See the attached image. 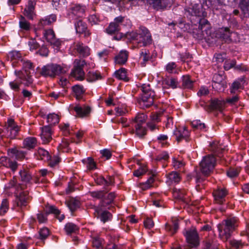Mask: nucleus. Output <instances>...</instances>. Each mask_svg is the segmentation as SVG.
Returning <instances> with one entry per match:
<instances>
[{"mask_svg":"<svg viewBox=\"0 0 249 249\" xmlns=\"http://www.w3.org/2000/svg\"><path fill=\"white\" fill-rule=\"evenodd\" d=\"M239 220L237 217L230 216L217 226L219 237L223 241H227L238 228Z\"/></svg>","mask_w":249,"mask_h":249,"instance_id":"obj_1","label":"nucleus"},{"mask_svg":"<svg viewBox=\"0 0 249 249\" xmlns=\"http://www.w3.org/2000/svg\"><path fill=\"white\" fill-rule=\"evenodd\" d=\"M216 164V159L213 155H208L203 157L200 163L201 173L196 172L195 178L196 183L204 180V177L208 176L213 172Z\"/></svg>","mask_w":249,"mask_h":249,"instance_id":"obj_2","label":"nucleus"},{"mask_svg":"<svg viewBox=\"0 0 249 249\" xmlns=\"http://www.w3.org/2000/svg\"><path fill=\"white\" fill-rule=\"evenodd\" d=\"M129 37L135 41L140 47H145L152 43L153 40L149 31L144 27H141L137 32H131Z\"/></svg>","mask_w":249,"mask_h":249,"instance_id":"obj_3","label":"nucleus"},{"mask_svg":"<svg viewBox=\"0 0 249 249\" xmlns=\"http://www.w3.org/2000/svg\"><path fill=\"white\" fill-rule=\"evenodd\" d=\"M66 72V71L60 65L51 63L44 66L40 73L44 77H54Z\"/></svg>","mask_w":249,"mask_h":249,"instance_id":"obj_4","label":"nucleus"},{"mask_svg":"<svg viewBox=\"0 0 249 249\" xmlns=\"http://www.w3.org/2000/svg\"><path fill=\"white\" fill-rule=\"evenodd\" d=\"M86 63L85 60L75 59L73 62V67L71 70V76L78 81H83L85 77V73L83 68Z\"/></svg>","mask_w":249,"mask_h":249,"instance_id":"obj_5","label":"nucleus"},{"mask_svg":"<svg viewBox=\"0 0 249 249\" xmlns=\"http://www.w3.org/2000/svg\"><path fill=\"white\" fill-rule=\"evenodd\" d=\"M183 234L190 248H196L199 245V237L195 228L192 227L188 230H184Z\"/></svg>","mask_w":249,"mask_h":249,"instance_id":"obj_6","label":"nucleus"},{"mask_svg":"<svg viewBox=\"0 0 249 249\" xmlns=\"http://www.w3.org/2000/svg\"><path fill=\"white\" fill-rule=\"evenodd\" d=\"M32 199L27 191H23L16 195L15 206L22 211L25 209Z\"/></svg>","mask_w":249,"mask_h":249,"instance_id":"obj_7","label":"nucleus"},{"mask_svg":"<svg viewBox=\"0 0 249 249\" xmlns=\"http://www.w3.org/2000/svg\"><path fill=\"white\" fill-rule=\"evenodd\" d=\"M226 76L219 73H215L213 77L212 87L217 91H222L227 87Z\"/></svg>","mask_w":249,"mask_h":249,"instance_id":"obj_8","label":"nucleus"},{"mask_svg":"<svg viewBox=\"0 0 249 249\" xmlns=\"http://www.w3.org/2000/svg\"><path fill=\"white\" fill-rule=\"evenodd\" d=\"M5 128L7 131V137L11 139H15L19 131V127L12 119H9L7 120Z\"/></svg>","mask_w":249,"mask_h":249,"instance_id":"obj_9","label":"nucleus"},{"mask_svg":"<svg viewBox=\"0 0 249 249\" xmlns=\"http://www.w3.org/2000/svg\"><path fill=\"white\" fill-rule=\"evenodd\" d=\"M5 128L7 131V137L11 139H15L19 131V127L12 119H9L7 120Z\"/></svg>","mask_w":249,"mask_h":249,"instance_id":"obj_10","label":"nucleus"},{"mask_svg":"<svg viewBox=\"0 0 249 249\" xmlns=\"http://www.w3.org/2000/svg\"><path fill=\"white\" fill-rule=\"evenodd\" d=\"M60 211L54 206L50 205L46 207L45 212L39 213L37 214V219L39 223H46L47 221V215L53 213L55 215L60 214Z\"/></svg>","mask_w":249,"mask_h":249,"instance_id":"obj_11","label":"nucleus"},{"mask_svg":"<svg viewBox=\"0 0 249 249\" xmlns=\"http://www.w3.org/2000/svg\"><path fill=\"white\" fill-rule=\"evenodd\" d=\"M228 194V190L225 188L218 187L214 190L213 196L215 203L221 205L226 202V198Z\"/></svg>","mask_w":249,"mask_h":249,"instance_id":"obj_12","label":"nucleus"},{"mask_svg":"<svg viewBox=\"0 0 249 249\" xmlns=\"http://www.w3.org/2000/svg\"><path fill=\"white\" fill-rule=\"evenodd\" d=\"M124 17L120 16L116 18L106 28V32L110 35L116 34L121 30V27L124 21Z\"/></svg>","mask_w":249,"mask_h":249,"instance_id":"obj_13","label":"nucleus"},{"mask_svg":"<svg viewBox=\"0 0 249 249\" xmlns=\"http://www.w3.org/2000/svg\"><path fill=\"white\" fill-rule=\"evenodd\" d=\"M74 27L77 34L84 35L87 37L90 36L91 33L88 29L87 23L81 19H76L74 23Z\"/></svg>","mask_w":249,"mask_h":249,"instance_id":"obj_14","label":"nucleus"},{"mask_svg":"<svg viewBox=\"0 0 249 249\" xmlns=\"http://www.w3.org/2000/svg\"><path fill=\"white\" fill-rule=\"evenodd\" d=\"M43 36L46 41L54 47L58 48L61 45L62 41L55 37L54 32L52 29L45 30L43 32Z\"/></svg>","mask_w":249,"mask_h":249,"instance_id":"obj_15","label":"nucleus"},{"mask_svg":"<svg viewBox=\"0 0 249 249\" xmlns=\"http://www.w3.org/2000/svg\"><path fill=\"white\" fill-rule=\"evenodd\" d=\"M174 135L178 142L183 140L188 142L190 140V132L186 127H179L174 131Z\"/></svg>","mask_w":249,"mask_h":249,"instance_id":"obj_16","label":"nucleus"},{"mask_svg":"<svg viewBox=\"0 0 249 249\" xmlns=\"http://www.w3.org/2000/svg\"><path fill=\"white\" fill-rule=\"evenodd\" d=\"M105 209L104 207L99 205L94 209L96 216L104 223L111 220L112 218L111 213L108 211L104 210Z\"/></svg>","mask_w":249,"mask_h":249,"instance_id":"obj_17","label":"nucleus"},{"mask_svg":"<svg viewBox=\"0 0 249 249\" xmlns=\"http://www.w3.org/2000/svg\"><path fill=\"white\" fill-rule=\"evenodd\" d=\"M85 12V7L79 4H76L70 9L69 16L70 18L76 19H80L83 17Z\"/></svg>","mask_w":249,"mask_h":249,"instance_id":"obj_18","label":"nucleus"},{"mask_svg":"<svg viewBox=\"0 0 249 249\" xmlns=\"http://www.w3.org/2000/svg\"><path fill=\"white\" fill-rule=\"evenodd\" d=\"M108 191V190L105 188V196L100 200L98 205L105 208L109 209V206L113 203L116 195L114 192H111L107 194Z\"/></svg>","mask_w":249,"mask_h":249,"instance_id":"obj_19","label":"nucleus"},{"mask_svg":"<svg viewBox=\"0 0 249 249\" xmlns=\"http://www.w3.org/2000/svg\"><path fill=\"white\" fill-rule=\"evenodd\" d=\"M154 97V91H150V93H142V98L140 104L148 108L153 104Z\"/></svg>","mask_w":249,"mask_h":249,"instance_id":"obj_20","label":"nucleus"},{"mask_svg":"<svg viewBox=\"0 0 249 249\" xmlns=\"http://www.w3.org/2000/svg\"><path fill=\"white\" fill-rule=\"evenodd\" d=\"M163 89H175L178 87V79L175 77L166 76L162 80Z\"/></svg>","mask_w":249,"mask_h":249,"instance_id":"obj_21","label":"nucleus"},{"mask_svg":"<svg viewBox=\"0 0 249 249\" xmlns=\"http://www.w3.org/2000/svg\"><path fill=\"white\" fill-rule=\"evenodd\" d=\"M36 2V0H29L24 9V15L29 19H33L35 15V9Z\"/></svg>","mask_w":249,"mask_h":249,"instance_id":"obj_22","label":"nucleus"},{"mask_svg":"<svg viewBox=\"0 0 249 249\" xmlns=\"http://www.w3.org/2000/svg\"><path fill=\"white\" fill-rule=\"evenodd\" d=\"M52 131L50 125H46L42 127V132L40 134L41 138L43 144L48 143L52 139Z\"/></svg>","mask_w":249,"mask_h":249,"instance_id":"obj_23","label":"nucleus"},{"mask_svg":"<svg viewBox=\"0 0 249 249\" xmlns=\"http://www.w3.org/2000/svg\"><path fill=\"white\" fill-rule=\"evenodd\" d=\"M1 163L3 166L10 169L13 173H15L18 169V164L15 161L7 157H2L0 160Z\"/></svg>","mask_w":249,"mask_h":249,"instance_id":"obj_24","label":"nucleus"},{"mask_svg":"<svg viewBox=\"0 0 249 249\" xmlns=\"http://www.w3.org/2000/svg\"><path fill=\"white\" fill-rule=\"evenodd\" d=\"M19 179L22 182L32 184V176L29 170L24 167L20 169L19 173Z\"/></svg>","mask_w":249,"mask_h":249,"instance_id":"obj_25","label":"nucleus"},{"mask_svg":"<svg viewBox=\"0 0 249 249\" xmlns=\"http://www.w3.org/2000/svg\"><path fill=\"white\" fill-rule=\"evenodd\" d=\"M57 16L55 14H52L47 16L40 19L38 22V26L43 27L46 26L51 25L56 21Z\"/></svg>","mask_w":249,"mask_h":249,"instance_id":"obj_26","label":"nucleus"},{"mask_svg":"<svg viewBox=\"0 0 249 249\" xmlns=\"http://www.w3.org/2000/svg\"><path fill=\"white\" fill-rule=\"evenodd\" d=\"M74 49L80 55L87 56L90 54V49L82 42H78L74 44Z\"/></svg>","mask_w":249,"mask_h":249,"instance_id":"obj_27","label":"nucleus"},{"mask_svg":"<svg viewBox=\"0 0 249 249\" xmlns=\"http://www.w3.org/2000/svg\"><path fill=\"white\" fill-rule=\"evenodd\" d=\"M37 144V139L33 137H27L23 141V147L29 150L35 148Z\"/></svg>","mask_w":249,"mask_h":249,"instance_id":"obj_28","label":"nucleus"},{"mask_svg":"<svg viewBox=\"0 0 249 249\" xmlns=\"http://www.w3.org/2000/svg\"><path fill=\"white\" fill-rule=\"evenodd\" d=\"M128 56V52L126 51H120L114 58L115 64L119 65L124 64L127 60Z\"/></svg>","mask_w":249,"mask_h":249,"instance_id":"obj_29","label":"nucleus"},{"mask_svg":"<svg viewBox=\"0 0 249 249\" xmlns=\"http://www.w3.org/2000/svg\"><path fill=\"white\" fill-rule=\"evenodd\" d=\"M134 128L132 130V133L140 138L143 137L146 134V128L145 125L139 124H132Z\"/></svg>","mask_w":249,"mask_h":249,"instance_id":"obj_30","label":"nucleus"},{"mask_svg":"<svg viewBox=\"0 0 249 249\" xmlns=\"http://www.w3.org/2000/svg\"><path fill=\"white\" fill-rule=\"evenodd\" d=\"M71 89L74 96L77 100L81 99L86 92V89L83 86L81 85H74L72 87Z\"/></svg>","mask_w":249,"mask_h":249,"instance_id":"obj_31","label":"nucleus"},{"mask_svg":"<svg viewBox=\"0 0 249 249\" xmlns=\"http://www.w3.org/2000/svg\"><path fill=\"white\" fill-rule=\"evenodd\" d=\"M167 183L171 185L173 183H178L181 180L180 174L177 172L172 171L166 175Z\"/></svg>","mask_w":249,"mask_h":249,"instance_id":"obj_32","label":"nucleus"},{"mask_svg":"<svg viewBox=\"0 0 249 249\" xmlns=\"http://www.w3.org/2000/svg\"><path fill=\"white\" fill-rule=\"evenodd\" d=\"M74 110L79 117H84L89 114L91 108L89 106H76L74 107Z\"/></svg>","mask_w":249,"mask_h":249,"instance_id":"obj_33","label":"nucleus"},{"mask_svg":"<svg viewBox=\"0 0 249 249\" xmlns=\"http://www.w3.org/2000/svg\"><path fill=\"white\" fill-rule=\"evenodd\" d=\"M178 228V222L177 220L173 221L171 223H167L165 225L166 231L170 233L171 235H173L176 233Z\"/></svg>","mask_w":249,"mask_h":249,"instance_id":"obj_34","label":"nucleus"},{"mask_svg":"<svg viewBox=\"0 0 249 249\" xmlns=\"http://www.w3.org/2000/svg\"><path fill=\"white\" fill-rule=\"evenodd\" d=\"M151 59V56L149 51L146 49H142L140 53V60L141 61V65L145 66L146 62Z\"/></svg>","mask_w":249,"mask_h":249,"instance_id":"obj_35","label":"nucleus"},{"mask_svg":"<svg viewBox=\"0 0 249 249\" xmlns=\"http://www.w3.org/2000/svg\"><path fill=\"white\" fill-rule=\"evenodd\" d=\"M186 11L191 16H200L201 13V6L199 4H194L189 7Z\"/></svg>","mask_w":249,"mask_h":249,"instance_id":"obj_36","label":"nucleus"},{"mask_svg":"<svg viewBox=\"0 0 249 249\" xmlns=\"http://www.w3.org/2000/svg\"><path fill=\"white\" fill-rule=\"evenodd\" d=\"M147 119V116L143 113H138L133 119L132 124L145 125Z\"/></svg>","mask_w":249,"mask_h":249,"instance_id":"obj_37","label":"nucleus"},{"mask_svg":"<svg viewBox=\"0 0 249 249\" xmlns=\"http://www.w3.org/2000/svg\"><path fill=\"white\" fill-rule=\"evenodd\" d=\"M67 205L71 211L73 212L80 207V202L79 199L72 197L67 201Z\"/></svg>","mask_w":249,"mask_h":249,"instance_id":"obj_38","label":"nucleus"},{"mask_svg":"<svg viewBox=\"0 0 249 249\" xmlns=\"http://www.w3.org/2000/svg\"><path fill=\"white\" fill-rule=\"evenodd\" d=\"M5 188L7 189L14 188L17 191H18L20 188L22 189L21 184L18 183L16 176H14L9 182L5 185Z\"/></svg>","mask_w":249,"mask_h":249,"instance_id":"obj_39","label":"nucleus"},{"mask_svg":"<svg viewBox=\"0 0 249 249\" xmlns=\"http://www.w3.org/2000/svg\"><path fill=\"white\" fill-rule=\"evenodd\" d=\"M225 102L223 100H220L215 98L212 99L211 101L210 107L213 109H217L221 110L224 107Z\"/></svg>","mask_w":249,"mask_h":249,"instance_id":"obj_40","label":"nucleus"},{"mask_svg":"<svg viewBox=\"0 0 249 249\" xmlns=\"http://www.w3.org/2000/svg\"><path fill=\"white\" fill-rule=\"evenodd\" d=\"M220 37L225 41H231V35L232 32H231L228 27L222 28L219 30Z\"/></svg>","mask_w":249,"mask_h":249,"instance_id":"obj_41","label":"nucleus"},{"mask_svg":"<svg viewBox=\"0 0 249 249\" xmlns=\"http://www.w3.org/2000/svg\"><path fill=\"white\" fill-rule=\"evenodd\" d=\"M8 153L9 156H10V154L14 155L16 159L18 160H23L25 157L26 154L25 152L18 150L16 148L9 149L8 150Z\"/></svg>","mask_w":249,"mask_h":249,"instance_id":"obj_42","label":"nucleus"},{"mask_svg":"<svg viewBox=\"0 0 249 249\" xmlns=\"http://www.w3.org/2000/svg\"><path fill=\"white\" fill-rule=\"evenodd\" d=\"M198 29L201 31L204 35L203 33L205 32L206 34H208V32L210 30V25L208 21L205 18H201L199 20Z\"/></svg>","mask_w":249,"mask_h":249,"instance_id":"obj_43","label":"nucleus"},{"mask_svg":"<svg viewBox=\"0 0 249 249\" xmlns=\"http://www.w3.org/2000/svg\"><path fill=\"white\" fill-rule=\"evenodd\" d=\"M35 154L38 160H48L50 158L49 152L41 148H38L37 152L35 153Z\"/></svg>","mask_w":249,"mask_h":249,"instance_id":"obj_44","label":"nucleus"},{"mask_svg":"<svg viewBox=\"0 0 249 249\" xmlns=\"http://www.w3.org/2000/svg\"><path fill=\"white\" fill-rule=\"evenodd\" d=\"M16 75L21 80V83L26 86H29L33 83V79L31 76L26 77L20 71H15Z\"/></svg>","mask_w":249,"mask_h":249,"instance_id":"obj_45","label":"nucleus"},{"mask_svg":"<svg viewBox=\"0 0 249 249\" xmlns=\"http://www.w3.org/2000/svg\"><path fill=\"white\" fill-rule=\"evenodd\" d=\"M230 244L235 249H248L249 248L248 244L242 242L241 240H232L230 241Z\"/></svg>","mask_w":249,"mask_h":249,"instance_id":"obj_46","label":"nucleus"},{"mask_svg":"<svg viewBox=\"0 0 249 249\" xmlns=\"http://www.w3.org/2000/svg\"><path fill=\"white\" fill-rule=\"evenodd\" d=\"M65 231L67 234L75 233L79 231V227L72 223H68L65 226Z\"/></svg>","mask_w":249,"mask_h":249,"instance_id":"obj_47","label":"nucleus"},{"mask_svg":"<svg viewBox=\"0 0 249 249\" xmlns=\"http://www.w3.org/2000/svg\"><path fill=\"white\" fill-rule=\"evenodd\" d=\"M163 117V111L153 112L150 116V122L157 124L162 120Z\"/></svg>","mask_w":249,"mask_h":249,"instance_id":"obj_48","label":"nucleus"},{"mask_svg":"<svg viewBox=\"0 0 249 249\" xmlns=\"http://www.w3.org/2000/svg\"><path fill=\"white\" fill-rule=\"evenodd\" d=\"M182 86L184 89H191L193 86L194 82L191 80L189 75H183L182 77Z\"/></svg>","mask_w":249,"mask_h":249,"instance_id":"obj_49","label":"nucleus"},{"mask_svg":"<svg viewBox=\"0 0 249 249\" xmlns=\"http://www.w3.org/2000/svg\"><path fill=\"white\" fill-rule=\"evenodd\" d=\"M115 77L120 80L127 81L128 78L126 75V71L124 68H121L115 72Z\"/></svg>","mask_w":249,"mask_h":249,"instance_id":"obj_50","label":"nucleus"},{"mask_svg":"<svg viewBox=\"0 0 249 249\" xmlns=\"http://www.w3.org/2000/svg\"><path fill=\"white\" fill-rule=\"evenodd\" d=\"M96 182L97 184L100 185H104L105 186H108L113 183L112 179L111 178L109 177L108 179H106L103 177H99L97 178Z\"/></svg>","mask_w":249,"mask_h":249,"instance_id":"obj_51","label":"nucleus"},{"mask_svg":"<svg viewBox=\"0 0 249 249\" xmlns=\"http://www.w3.org/2000/svg\"><path fill=\"white\" fill-rule=\"evenodd\" d=\"M101 74L98 71H89L87 74V79L89 82H93L101 79Z\"/></svg>","mask_w":249,"mask_h":249,"instance_id":"obj_52","label":"nucleus"},{"mask_svg":"<svg viewBox=\"0 0 249 249\" xmlns=\"http://www.w3.org/2000/svg\"><path fill=\"white\" fill-rule=\"evenodd\" d=\"M243 80L241 79H238L235 81L231 85V93H235V92L239 89H242L243 86L242 83Z\"/></svg>","mask_w":249,"mask_h":249,"instance_id":"obj_53","label":"nucleus"},{"mask_svg":"<svg viewBox=\"0 0 249 249\" xmlns=\"http://www.w3.org/2000/svg\"><path fill=\"white\" fill-rule=\"evenodd\" d=\"M105 189L103 190L91 191L89 194L93 198L102 200L105 196Z\"/></svg>","mask_w":249,"mask_h":249,"instance_id":"obj_54","label":"nucleus"},{"mask_svg":"<svg viewBox=\"0 0 249 249\" xmlns=\"http://www.w3.org/2000/svg\"><path fill=\"white\" fill-rule=\"evenodd\" d=\"M19 27L23 30L28 31L31 28L30 23L23 16H21L19 21Z\"/></svg>","mask_w":249,"mask_h":249,"instance_id":"obj_55","label":"nucleus"},{"mask_svg":"<svg viewBox=\"0 0 249 249\" xmlns=\"http://www.w3.org/2000/svg\"><path fill=\"white\" fill-rule=\"evenodd\" d=\"M59 120V116L55 113L50 114L47 116V122L49 124L50 126L58 123Z\"/></svg>","mask_w":249,"mask_h":249,"instance_id":"obj_56","label":"nucleus"},{"mask_svg":"<svg viewBox=\"0 0 249 249\" xmlns=\"http://www.w3.org/2000/svg\"><path fill=\"white\" fill-rule=\"evenodd\" d=\"M9 202L7 199H3L0 206V215L5 214L9 210Z\"/></svg>","mask_w":249,"mask_h":249,"instance_id":"obj_57","label":"nucleus"},{"mask_svg":"<svg viewBox=\"0 0 249 249\" xmlns=\"http://www.w3.org/2000/svg\"><path fill=\"white\" fill-rule=\"evenodd\" d=\"M82 161L87 165V167L89 170H93L96 168V163L93 160V159L91 157H89L87 159L83 160Z\"/></svg>","mask_w":249,"mask_h":249,"instance_id":"obj_58","label":"nucleus"},{"mask_svg":"<svg viewBox=\"0 0 249 249\" xmlns=\"http://www.w3.org/2000/svg\"><path fill=\"white\" fill-rule=\"evenodd\" d=\"M8 57L10 58L11 61H19L21 60L22 62V59L21 58V55L19 52L17 51H12L9 53L8 54Z\"/></svg>","mask_w":249,"mask_h":249,"instance_id":"obj_59","label":"nucleus"},{"mask_svg":"<svg viewBox=\"0 0 249 249\" xmlns=\"http://www.w3.org/2000/svg\"><path fill=\"white\" fill-rule=\"evenodd\" d=\"M240 172V168L239 167L230 168L227 171V175L230 178H235L237 177Z\"/></svg>","mask_w":249,"mask_h":249,"instance_id":"obj_60","label":"nucleus"},{"mask_svg":"<svg viewBox=\"0 0 249 249\" xmlns=\"http://www.w3.org/2000/svg\"><path fill=\"white\" fill-rule=\"evenodd\" d=\"M28 46L30 48V50L33 51L36 50L39 48V44L37 42L36 40L34 38L29 39L28 42Z\"/></svg>","mask_w":249,"mask_h":249,"instance_id":"obj_61","label":"nucleus"},{"mask_svg":"<svg viewBox=\"0 0 249 249\" xmlns=\"http://www.w3.org/2000/svg\"><path fill=\"white\" fill-rule=\"evenodd\" d=\"M49 160V165L52 167H54L59 164L60 158L58 156H54L52 158L50 157Z\"/></svg>","mask_w":249,"mask_h":249,"instance_id":"obj_62","label":"nucleus"},{"mask_svg":"<svg viewBox=\"0 0 249 249\" xmlns=\"http://www.w3.org/2000/svg\"><path fill=\"white\" fill-rule=\"evenodd\" d=\"M88 21L91 25H93L98 24L100 22V19L97 15L93 14L89 17Z\"/></svg>","mask_w":249,"mask_h":249,"instance_id":"obj_63","label":"nucleus"},{"mask_svg":"<svg viewBox=\"0 0 249 249\" xmlns=\"http://www.w3.org/2000/svg\"><path fill=\"white\" fill-rule=\"evenodd\" d=\"M49 234V230L47 228H43L41 229L39 231V239H40L41 240L46 239Z\"/></svg>","mask_w":249,"mask_h":249,"instance_id":"obj_64","label":"nucleus"}]
</instances>
